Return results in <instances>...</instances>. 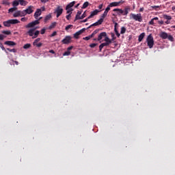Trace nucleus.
Wrapping results in <instances>:
<instances>
[{"label": "nucleus", "instance_id": "44", "mask_svg": "<svg viewBox=\"0 0 175 175\" xmlns=\"http://www.w3.org/2000/svg\"><path fill=\"white\" fill-rule=\"evenodd\" d=\"M107 13L106 11L104 12L103 14L101 16V18H103V20H105V17H106V16H107Z\"/></svg>", "mask_w": 175, "mask_h": 175}, {"label": "nucleus", "instance_id": "32", "mask_svg": "<svg viewBox=\"0 0 175 175\" xmlns=\"http://www.w3.org/2000/svg\"><path fill=\"white\" fill-rule=\"evenodd\" d=\"M40 33V31H39V30L36 31L34 33V36H33V39H36V38H38Z\"/></svg>", "mask_w": 175, "mask_h": 175}, {"label": "nucleus", "instance_id": "38", "mask_svg": "<svg viewBox=\"0 0 175 175\" xmlns=\"http://www.w3.org/2000/svg\"><path fill=\"white\" fill-rule=\"evenodd\" d=\"M31 47V44H26L23 46V49H27Z\"/></svg>", "mask_w": 175, "mask_h": 175}, {"label": "nucleus", "instance_id": "2", "mask_svg": "<svg viewBox=\"0 0 175 175\" xmlns=\"http://www.w3.org/2000/svg\"><path fill=\"white\" fill-rule=\"evenodd\" d=\"M146 43L149 49H152L154 47V37H152V34H149L146 38Z\"/></svg>", "mask_w": 175, "mask_h": 175}, {"label": "nucleus", "instance_id": "34", "mask_svg": "<svg viewBox=\"0 0 175 175\" xmlns=\"http://www.w3.org/2000/svg\"><path fill=\"white\" fill-rule=\"evenodd\" d=\"M126 32V28L125 27H121L120 33L122 35Z\"/></svg>", "mask_w": 175, "mask_h": 175}, {"label": "nucleus", "instance_id": "24", "mask_svg": "<svg viewBox=\"0 0 175 175\" xmlns=\"http://www.w3.org/2000/svg\"><path fill=\"white\" fill-rule=\"evenodd\" d=\"M18 5H20V2L17 0H14L13 2H12V6L14 8H16V6H18Z\"/></svg>", "mask_w": 175, "mask_h": 175}, {"label": "nucleus", "instance_id": "25", "mask_svg": "<svg viewBox=\"0 0 175 175\" xmlns=\"http://www.w3.org/2000/svg\"><path fill=\"white\" fill-rule=\"evenodd\" d=\"M20 17H24L25 16H27V12L25 11V10H23V11H20Z\"/></svg>", "mask_w": 175, "mask_h": 175}, {"label": "nucleus", "instance_id": "59", "mask_svg": "<svg viewBox=\"0 0 175 175\" xmlns=\"http://www.w3.org/2000/svg\"><path fill=\"white\" fill-rule=\"evenodd\" d=\"M90 39H91L90 36L83 38V40H90Z\"/></svg>", "mask_w": 175, "mask_h": 175}, {"label": "nucleus", "instance_id": "31", "mask_svg": "<svg viewBox=\"0 0 175 175\" xmlns=\"http://www.w3.org/2000/svg\"><path fill=\"white\" fill-rule=\"evenodd\" d=\"M89 5L90 3L88 1H85L82 6V9H85L86 8H88Z\"/></svg>", "mask_w": 175, "mask_h": 175}, {"label": "nucleus", "instance_id": "61", "mask_svg": "<svg viewBox=\"0 0 175 175\" xmlns=\"http://www.w3.org/2000/svg\"><path fill=\"white\" fill-rule=\"evenodd\" d=\"M70 17H71V14H69L68 15H66V16L67 20H70Z\"/></svg>", "mask_w": 175, "mask_h": 175}, {"label": "nucleus", "instance_id": "57", "mask_svg": "<svg viewBox=\"0 0 175 175\" xmlns=\"http://www.w3.org/2000/svg\"><path fill=\"white\" fill-rule=\"evenodd\" d=\"M56 35H57V31H53L50 36L51 38H53V36H56Z\"/></svg>", "mask_w": 175, "mask_h": 175}, {"label": "nucleus", "instance_id": "46", "mask_svg": "<svg viewBox=\"0 0 175 175\" xmlns=\"http://www.w3.org/2000/svg\"><path fill=\"white\" fill-rule=\"evenodd\" d=\"M72 27H73L72 25H68L66 27L65 29L66 31H68L69 29H70V28H72Z\"/></svg>", "mask_w": 175, "mask_h": 175}, {"label": "nucleus", "instance_id": "54", "mask_svg": "<svg viewBox=\"0 0 175 175\" xmlns=\"http://www.w3.org/2000/svg\"><path fill=\"white\" fill-rule=\"evenodd\" d=\"M27 20H28V18H25V17L21 18V21H23V23H25V21H27Z\"/></svg>", "mask_w": 175, "mask_h": 175}, {"label": "nucleus", "instance_id": "53", "mask_svg": "<svg viewBox=\"0 0 175 175\" xmlns=\"http://www.w3.org/2000/svg\"><path fill=\"white\" fill-rule=\"evenodd\" d=\"M118 26V23H115V25H114V31L116 32V31H118L117 29V27Z\"/></svg>", "mask_w": 175, "mask_h": 175}, {"label": "nucleus", "instance_id": "64", "mask_svg": "<svg viewBox=\"0 0 175 175\" xmlns=\"http://www.w3.org/2000/svg\"><path fill=\"white\" fill-rule=\"evenodd\" d=\"M158 23H159L161 25H163V21H159Z\"/></svg>", "mask_w": 175, "mask_h": 175}, {"label": "nucleus", "instance_id": "19", "mask_svg": "<svg viewBox=\"0 0 175 175\" xmlns=\"http://www.w3.org/2000/svg\"><path fill=\"white\" fill-rule=\"evenodd\" d=\"M157 20H159V18L154 17L152 18L151 21L148 23L149 25H154V21H157Z\"/></svg>", "mask_w": 175, "mask_h": 175}, {"label": "nucleus", "instance_id": "1", "mask_svg": "<svg viewBox=\"0 0 175 175\" xmlns=\"http://www.w3.org/2000/svg\"><path fill=\"white\" fill-rule=\"evenodd\" d=\"M130 20H135V21H138V23L143 22V16H142V14H130Z\"/></svg>", "mask_w": 175, "mask_h": 175}, {"label": "nucleus", "instance_id": "14", "mask_svg": "<svg viewBox=\"0 0 175 175\" xmlns=\"http://www.w3.org/2000/svg\"><path fill=\"white\" fill-rule=\"evenodd\" d=\"M4 44H6L7 46H16V42L13 41H5Z\"/></svg>", "mask_w": 175, "mask_h": 175}, {"label": "nucleus", "instance_id": "36", "mask_svg": "<svg viewBox=\"0 0 175 175\" xmlns=\"http://www.w3.org/2000/svg\"><path fill=\"white\" fill-rule=\"evenodd\" d=\"M6 50H8V51H10V53H16L17 51L14 49H10L9 48H7Z\"/></svg>", "mask_w": 175, "mask_h": 175}, {"label": "nucleus", "instance_id": "7", "mask_svg": "<svg viewBox=\"0 0 175 175\" xmlns=\"http://www.w3.org/2000/svg\"><path fill=\"white\" fill-rule=\"evenodd\" d=\"M85 31V28L81 29V30L77 31L74 34V38H75V39H79V36H80V35H81V33H83Z\"/></svg>", "mask_w": 175, "mask_h": 175}, {"label": "nucleus", "instance_id": "40", "mask_svg": "<svg viewBox=\"0 0 175 175\" xmlns=\"http://www.w3.org/2000/svg\"><path fill=\"white\" fill-rule=\"evenodd\" d=\"M63 55L65 57V56H68V55H70V51H67L66 52H64L63 53Z\"/></svg>", "mask_w": 175, "mask_h": 175}, {"label": "nucleus", "instance_id": "10", "mask_svg": "<svg viewBox=\"0 0 175 175\" xmlns=\"http://www.w3.org/2000/svg\"><path fill=\"white\" fill-rule=\"evenodd\" d=\"M110 44H111L110 42H105L104 43H102L100 46H99V51L100 52L102 51V49H103L105 46H109Z\"/></svg>", "mask_w": 175, "mask_h": 175}, {"label": "nucleus", "instance_id": "33", "mask_svg": "<svg viewBox=\"0 0 175 175\" xmlns=\"http://www.w3.org/2000/svg\"><path fill=\"white\" fill-rule=\"evenodd\" d=\"M21 14H20V10L16 11L14 14V17H20Z\"/></svg>", "mask_w": 175, "mask_h": 175}, {"label": "nucleus", "instance_id": "23", "mask_svg": "<svg viewBox=\"0 0 175 175\" xmlns=\"http://www.w3.org/2000/svg\"><path fill=\"white\" fill-rule=\"evenodd\" d=\"M129 10H131L130 8H124V12H123V16H126L129 13Z\"/></svg>", "mask_w": 175, "mask_h": 175}, {"label": "nucleus", "instance_id": "60", "mask_svg": "<svg viewBox=\"0 0 175 175\" xmlns=\"http://www.w3.org/2000/svg\"><path fill=\"white\" fill-rule=\"evenodd\" d=\"M99 29H96L94 31H93V33L94 34V35H96V33H98V32H99Z\"/></svg>", "mask_w": 175, "mask_h": 175}, {"label": "nucleus", "instance_id": "11", "mask_svg": "<svg viewBox=\"0 0 175 175\" xmlns=\"http://www.w3.org/2000/svg\"><path fill=\"white\" fill-rule=\"evenodd\" d=\"M99 13V11L98 10H95L94 11H92L90 14V15L88 17V18L90 20V18H92L94 16H96Z\"/></svg>", "mask_w": 175, "mask_h": 175}, {"label": "nucleus", "instance_id": "5", "mask_svg": "<svg viewBox=\"0 0 175 175\" xmlns=\"http://www.w3.org/2000/svg\"><path fill=\"white\" fill-rule=\"evenodd\" d=\"M105 36H107V33L106 32H101L100 34H98V38H97V40L98 42H100V43H102V40L103 39V38H105Z\"/></svg>", "mask_w": 175, "mask_h": 175}, {"label": "nucleus", "instance_id": "17", "mask_svg": "<svg viewBox=\"0 0 175 175\" xmlns=\"http://www.w3.org/2000/svg\"><path fill=\"white\" fill-rule=\"evenodd\" d=\"M144 36H146V33H142L138 37V42H142L144 39Z\"/></svg>", "mask_w": 175, "mask_h": 175}, {"label": "nucleus", "instance_id": "43", "mask_svg": "<svg viewBox=\"0 0 175 175\" xmlns=\"http://www.w3.org/2000/svg\"><path fill=\"white\" fill-rule=\"evenodd\" d=\"M85 17H87V14H85V12H83L81 18H79V20H83V18H85Z\"/></svg>", "mask_w": 175, "mask_h": 175}, {"label": "nucleus", "instance_id": "39", "mask_svg": "<svg viewBox=\"0 0 175 175\" xmlns=\"http://www.w3.org/2000/svg\"><path fill=\"white\" fill-rule=\"evenodd\" d=\"M2 33H4L5 35H10L12 32L10 31H3Z\"/></svg>", "mask_w": 175, "mask_h": 175}, {"label": "nucleus", "instance_id": "37", "mask_svg": "<svg viewBox=\"0 0 175 175\" xmlns=\"http://www.w3.org/2000/svg\"><path fill=\"white\" fill-rule=\"evenodd\" d=\"M163 18L165 20H172V16L168 15H163Z\"/></svg>", "mask_w": 175, "mask_h": 175}, {"label": "nucleus", "instance_id": "26", "mask_svg": "<svg viewBox=\"0 0 175 175\" xmlns=\"http://www.w3.org/2000/svg\"><path fill=\"white\" fill-rule=\"evenodd\" d=\"M104 38H105V39H104L105 42H107L111 43V44L112 43L113 40H111L110 38H109L107 36H106Z\"/></svg>", "mask_w": 175, "mask_h": 175}, {"label": "nucleus", "instance_id": "58", "mask_svg": "<svg viewBox=\"0 0 175 175\" xmlns=\"http://www.w3.org/2000/svg\"><path fill=\"white\" fill-rule=\"evenodd\" d=\"M66 10H67L66 13H67L68 14H69V13L73 12V10H72V9H70V8H68V9Z\"/></svg>", "mask_w": 175, "mask_h": 175}, {"label": "nucleus", "instance_id": "3", "mask_svg": "<svg viewBox=\"0 0 175 175\" xmlns=\"http://www.w3.org/2000/svg\"><path fill=\"white\" fill-rule=\"evenodd\" d=\"M42 17H40V18H39V20H36V21H33V22H31V23H28L26 26H25V27L26 28H32V27H35V25H38V24H39V21L40 20H42Z\"/></svg>", "mask_w": 175, "mask_h": 175}, {"label": "nucleus", "instance_id": "6", "mask_svg": "<svg viewBox=\"0 0 175 175\" xmlns=\"http://www.w3.org/2000/svg\"><path fill=\"white\" fill-rule=\"evenodd\" d=\"M25 10L27 14H31V13H33L34 10H35V7H33V5H29Z\"/></svg>", "mask_w": 175, "mask_h": 175}, {"label": "nucleus", "instance_id": "49", "mask_svg": "<svg viewBox=\"0 0 175 175\" xmlns=\"http://www.w3.org/2000/svg\"><path fill=\"white\" fill-rule=\"evenodd\" d=\"M3 5H10V3H9V1L8 0H3Z\"/></svg>", "mask_w": 175, "mask_h": 175}, {"label": "nucleus", "instance_id": "63", "mask_svg": "<svg viewBox=\"0 0 175 175\" xmlns=\"http://www.w3.org/2000/svg\"><path fill=\"white\" fill-rule=\"evenodd\" d=\"M42 3H46V2H49V0H40Z\"/></svg>", "mask_w": 175, "mask_h": 175}, {"label": "nucleus", "instance_id": "29", "mask_svg": "<svg viewBox=\"0 0 175 175\" xmlns=\"http://www.w3.org/2000/svg\"><path fill=\"white\" fill-rule=\"evenodd\" d=\"M17 10V7H13L8 10V13H13V12H16Z\"/></svg>", "mask_w": 175, "mask_h": 175}, {"label": "nucleus", "instance_id": "28", "mask_svg": "<svg viewBox=\"0 0 175 175\" xmlns=\"http://www.w3.org/2000/svg\"><path fill=\"white\" fill-rule=\"evenodd\" d=\"M55 25H57V22L52 23L49 26V29H53V28H55Z\"/></svg>", "mask_w": 175, "mask_h": 175}, {"label": "nucleus", "instance_id": "42", "mask_svg": "<svg viewBox=\"0 0 175 175\" xmlns=\"http://www.w3.org/2000/svg\"><path fill=\"white\" fill-rule=\"evenodd\" d=\"M0 47L3 51L8 53V51H6V49H5V46H3V44H2V43L0 44Z\"/></svg>", "mask_w": 175, "mask_h": 175}, {"label": "nucleus", "instance_id": "45", "mask_svg": "<svg viewBox=\"0 0 175 175\" xmlns=\"http://www.w3.org/2000/svg\"><path fill=\"white\" fill-rule=\"evenodd\" d=\"M38 42H40V38H38L37 39H36L33 43V46H35V44L36 43H38Z\"/></svg>", "mask_w": 175, "mask_h": 175}, {"label": "nucleus", "instance_id": "47", "mask_svg": "<svg viewBox=\"0 0 175 175\" xmlns=\"http://www.w3.org/2000/svg\"><path fill=\"white\" fill-rule=\"evenodd\" d=\"M159 8H161V6H159V5L152 6V9H154V10H158V9H159Z\"/></svg>", "mask_w": 175, "mask_h": 175}, {"label": "nucleus", "instance_id": "52", "mask_svg": "<svg viewBox=\"0 0 175 175\" xmlns=\"http://www.w3.org/2000/svg\"><path fill=\"white\" fill-rule=\"evenodd\" d=\"M6 38L3 34H0V40H3Z\"/></svg>", "mask_w": 175, "mask_h": 175}, {"label": "nucleus", "instance_id": "13", "mask_svg": "<svg viewBox=\"0 0 175 175\" xmlns=\"http://www.w3.org/2000/svg\"><path fill=\"white\" fill-rule=\"evenodd\" d=\"M76 3V1H72L69 4H68L66 7V10H68V9H70V8H73Z\"/></svg>", "mask_w": 175, "mask_h": 175}, {"label": "nucleus", "instance_id": "18", "mask_svg": "<svg viewBox=\"0 0 175 175\" xmlns=\"http://www.w3.org/2000/svg\"><path fill=\"white\" fill-rule=\"evenodd\" d=\"M113 12H118V14H119V16L120 14H124V10H122V9H120V8L113 9Z\"/></svg>", "mask_w": 175, "mask_h": 175}, {"label": "nucleus", "instance_id": "12", "mask_svg": "<svg viewBox=\"0 0 175 175\" xmlns=\"http://www.w3.org/2000/svg\"><path fill=\"white\" fill-rule=\"evenodd\" d=\"M160 38H161V39H167V33L165 32V31H162L160 35H159Z\"/></svg>", "mask_w": 175, "mask_h": 175}, {"label": "nucleus", "instance_id": "30", "mask_svg": "<svg viewBox=\"0 0 175 175\" xmlns=\"http://www.w3.org/2000/svg\"><path fill=\"white\" fill-rule=\"evenodd\" d=\"M50 18H51V14H49V15L45 16L44 23H47V21H49V20H50Z\"/></svg>", "mask_w": 175, "mask_h": 175}, {"label": "nucleus", "instance_id": "15", "mask_svg": "<svg viewBox=\"0 0 175 175\" xmlns=\"http://www.w3.org/2000/svg\"><path fill=\"white\" fill-rule=\"evenodd\" d=\"M18 2L21 6H27L28 5V1L25 0H18Z\"/></svg>", "mask_w": 175, "mask_h": 175}, {"label": "nucleus", "instance_id": "27", "mask_svg": "<svg viewBox=\"0 0 175 175\" xmlns=\"http://www.w3.org/2000/svg\"><path fill=\"white\" fill-rule=\"evenodd\" d=\"M3 25H4V27H10V21L8 20L7 21H4Z\"/></svg>", "mask_w": 175, "mask_h": 175}, {"label": "nucleus", "instance_id": "62", "mask_svg": "<svg viewBox=\"0 0 175 175\" xmlns=\"http://www.w3.org/2000/svg\"><path fill=\"white\" fill-rule=\"evenodd\" d=\"M115 33H116V35L118 36V38H120V33L118 32V31H115Z\"/></svg>", "mask_w": 175, "mask_h": 175}, {"label": "nucleus", "instance_id": "50", "mask_svg": "<svg viewBox=\"0 0 175 175\" xmlns=\"http://www.w3.org/2000/svg\"><path fill=\"white\" fill-rule=\"evenodd\" d=\"M96 46H98V44L92 43L90 44V47H91V49H94Z\"/></svg>", "mask_w": 175, "mask_h": 175}, {"label": "nucleus", "instance_id": "9", "mask_svg": "<svg viewBox=\"0 0 175 175\" xmlns=\"http://www.w3.org/2000/svg\"><path fill=\"white\" fill-rule=\"evenodd\" d=\"M40 14H42V10L38 8L34 13V18H36V20H38V18L39 17V16H40Z\"/></svg>", "mask_w": 175, "mask_h": 175}, {"label": "nucleus", "instance_id": "56", "mask_svg": "<svg viewBox=\"0 0 175 175\" xmlns=\"http://www.w3.org/2000/svg\"><path fill=\"white\" fill-rule=\"evenodd\" d=\"M45 32H46V29H42L40 33L41 35H44Z\"/></svg>", "mask_w": 175, "mask_h": 175}, {"label": "nucleus", "instance_id": "16", "mask_svg": "<svg viewBox=\"0 0 175 175\" xmlns=\"http://www.w3.org/2000/svg\"><path fill=\"white\" fill-rule=\"evenodd\" d=\"M10 24H20V21L17 19H10Z\"/></svg>", "mask_w": 175, "mask_h": 175}, {"label": "nucleus", "instance_id": "55", "mask_svg": "<svg viewBox=\"0 0 175 175\" xmlns=\"http://www.w3.org/2000/svg\"><path fill=\"white\" fill-rule=\"evenodd\" d=\"M42 45H43V44L41 43V42H39L38 44L36 43V44H35V46H36L37 47H42Z\"/></svg>", "mask_w": 175, "mask_h": 175}, {"label": "nucleus", "instance_id": "41", "mask_svg": "<svg viewBox=\"0 0 175 175\" xmlns=\"http://www.w3.org/2000/svg\"><path fill=\"white\" fill-rule=\"evenodd\" d=\"M98 25H99L98 24V22H96V23H93L92 25H91L90 26H89L88 28L90 29V28H91L92 27H96V26H98Z\"/></svg>", "mask_w": 175, "mask_h": 175}, {"label": "nucleus", "instance_id": "8", "mask_svg": "<svg viewBox=\"0 0 175 175\" xmlns=\"http://www.w3.org/2000/svg\"><path fill=\"white\" fill-rule=\"evenodd\" d=\"M55 12L57 13L56 17L57 18H58V17H59V16L62 14V12H64V9L61 8V7H57Z\"/></svg>", "mask_w": 175, "mask_h": 175}, {"label": "nucleus", "instance_id": "35", "mask_svg": "<svg viewBox=\"0 0 175 175\" xmlns=\"http://www.w3.org/2000/svg\"><path fill=\"white\" fill-rule=\"evenodd\" d=\"M167 39H168V40H170V42H174V38H173V36L172 35L167 36Z\"/></svg>", "mask_w": 175, "mask_h": 175}, {"label": "nucleus", "instance_id": "51", "mask_svg": "<svg viewBox=\"0 0 175 175\" xmlns=\"http://www.w3.org/2000/svg\"><path fill=\"white\" fill-rule=\"evenodd\" d=\"M110 8H111V6H110V4L106 8L105 12H107V13H109V11L110 10Z\"/></svg>", "mask_w": 175, "mask_h": 175}, {"label": "nucleus", "instance_id": "20", "mask_svg": "<svg viewBox=\"0 0 175 175\" xmlns=\"http://www.w3.org/2000/svg\"><path fill=\"white\" fill-rule=\"evenodd\" d=\"M36 29V28L34 29H30L28 31L27 33L29 35V36H33V32H35V30Z\"/></svg>", "mask_w": 175, "mask_h": 175}, {"label": "nucleus", "instance_id": "22", "mask_svg": "<svg viewBox=\"0 0 175 175\" xmlns=\"http://www.w3.org/2000/svg\"><path fill=\"white\" fill-rule=\"evenodd\" d=\"M109 6H111V8H114L116 6H120V5H119L118 2L114 1V2L109 3Z\"/></svg>", "mask_w": 175, "mask_h": 175}, {"label": "nucleus", "instance_id": "4", "mask_svg": "<svg viewBox=\"0 0 175 175\" xmlns=\"http://www.w3.org/2000/svg\"><path fill=\"white\" fill-rule=\"evenodd\" d=\"M72 42V37L70 36H66L62 40V43L63 44H69Z\"/></svg>", "mask_w": 175, "mask_h": 175}, {"label": "nucleus", "instance_id": "48", "mask_svg": "<svg viewBox=\"0 0 175 175\" xmlns=\"http://www.w3.org/2000/svg\"><path fill=\"white\" fill-rule=\"evenodd\" d=\"M103 20H104V19H103V18H100L97 21L98 25H100L102 24V23H103Z\"/></svg>", "mask_w": 175, "mask_h": 175}, {"label": "nucleus", "instance_id": "21", "mask_svg": "<svg viewBox=\"0 0 175 175\" xmlns=\"http://www.w3.org/2000/svg\"><path fill=\"white\" fill-rule=\"evenodd\" d=\"M83 13V10L78 11L77 13V15L75 16V21H77V20H80V18H79V16H80Z\"/></svg>", "mask_w": 175, "mask_h": 175}]
</instances>
